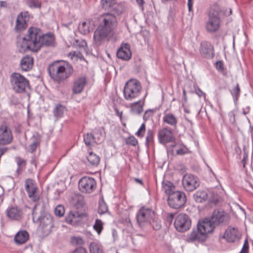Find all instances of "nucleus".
<instances>
[{
  "label": "nucleus",
  "mask_w": 253,
  "mask_h": 253,
  "mask_svg": "<svg viewBox=\"0 0 253 253\" xmlns=\"http://www.w3.org/2000/svg\"><path fill=\"white\" fill-rule=\"evenodd\" d=\"M250 109L249 106H247L246 108L243 109V114L244 115L247 114L249 112Z\"/></svg>",
  "instance_id": "0e129e2a"
},
{
  "label": "nucleus",
  "mask_w": 253,
  "mask_h": 253,
  "mask_svg": "<svg viewBox=\"0 0 253 253\" xmlns=\"http://www.w3.org/2000/svg\"><path fill=\"white\" fill-rule=\"evenodd\" d=\"M149 114H151L152 113L150 111H146L145 112V114L143 116V119L144 120H147L149 119V118L150 117V115H149Z\"/></svg>",
  "instance_id": "bf43d9fd"
},
{
  "label": "nucleus",
  "mask_w": 253,
  "mask_h": 253,
  "mask_svg": "<svg viewBox=\"0 0 253 253\" xmlns=\"http://www.w3.org/2000/svg\"><path fill=\"white\" fill-rule=\"evenodd\" d=\"M185 153L186 151L183 149H179L176 152L177 155H183L185 154Z\"/></svg>",
  "instance_id": "e2e57ef3"
},
{
  "label": "nucleus",
  "mask_w": 253,
  "mask_h": 253,
  "mask_svg": "<svg viewBox=\"0 0 253 253\" xmlns=\"http://www.w3.org/2000/svg\"><path fill=\"white\" fill-rule=\"evenodd\" d=\"M84 140L87 146H90L93 143H97L96 141L95 136L91 133H87L84 136Z\"/></svg>",
  "instance_id": "473e14b6"
},
{
  "label": "nucleus",
  "mask_w": 253,
  "mask_h": 253,
  "mask_svg": "<svg viewBox=\"0 0 253 253\" xmlns=\"http://www.w3.org/2000/svg\"><path fill=\"white\" fill-rule=\"evenodd\" d=\"M7 3L6 1H0V7H7Z\"/></svg>",
  "instance_id": "052dcab7"
},
{
  "label": "nucleus",
  "mask_w": 253,
  "mask_h": 253,
  "mask_svg": "<svg viewBox=\"0 0 253 253\" xmlns=\"http://www.w3.org/2000/svg\"><path fill=\"white\" fill-rule=\"evenodd\" d=\"M28 5L31 8H40L41 3L39 0H29Z\"/></svg>",
  "instance_id": "de8ad7c7"
},
{
  "label": "nucleus",
  "mask_w": 253,
  "mask_h": 253,
  "mask_svg": "<svg viewBox=\"0 0 253 253\" xmlns=\"http://www.w3.org/2000/svg\"><path fill=\"white\" fill-rule=\"evenodd\" d=\"M108 211V206L105 202L102 200L99 202L98 213L100 214L106 213Z\"/></svg>",
  "instance_id": "a19ab883"
},
{
  "label": "nucleus",
  "mask_w": 253,
  "mask_h": 253,
  "mask_svg": "<svg viewBox=\"0 0 253 253\" xmlns=\"http://www.w3.org/2000/svg\"><path fill=\"white\" fill-rule=\"evenodd\" d=\"M186 197L184 193L176 191L169 194L168 198V205L171 208L178 209L186 203Z\"/></svg>",
  "instance_id": "1a4fd4ad"
},
{
  "label": "nucleus",
  "mask_w": 253,
  "mask_h": 253,
  "mask_svg": "<svg viewBox=\"0 0 253 253\" xmlns=\"http://www.w3.org/2000/svg\"><path fill=\"white\" fill-rule=\"evenodd\" d=\"M141 85L136 80L131 79L126 83L124 88V98L127 101L136 98L140 94Z\"/></svg>",
  "instance_id": "0eeeda50"
},
{
  "label": "nucleus",
  "mask_w": 253,
  "mask_h": 253,
  "mask_svg": "<svg viewBox=\"0 0 253 253\" xmlns=\"http://www.w3.org/2000/svg\"><path fill=\"white\" fill-rule=\"evenodd\" d=\"M75 44L81 48H85L87 46L86 42L84 40H77L75 41Z\"/></svg>",
  "instance_id": "3c124183"
},
{
  "label": "nucleus",
  "mask_w": 253,
  "mask_h": 253,
  "mask_svg": "<svg viewBox=\"0 0 253 253\" xmlns=\"http://www.w3.org/2000/svg\"><path fill=\"white\" fill-rule=\"evenodd\" d=\"M163 122L174 128H176L177 119L176 117L171 113H168L163 117Z\"/></svg>",
  "instance_id": "a878e982"
},
{
  "label": "nucleus",
  "mask_w": 253,
  "mask_h": 253,
  "mask_svg": "<svg viewBox=\"0 0 253 253\" xmlns=\"http://www.w3.org/2000/svg\"><path fill=\"white\" fill-rule=\"evenodd\" d=\"M240 88L239 84L237 83L236 86L232 88L230 92L233 96L234 102L237 101L240 94Z\"/></svg>",
  "instance_id": "4c0bfd02"
},
{
  "label": "nucleus",
  "mask_w": 253,
  "mask_h": 253,
  "mask_svg": "<svg viewBox=\"0 0 253 253\" xmlns=\"http://www.w3.org/2000/svg\"><path fill=\"white\" fill-rule=\"evenodd\" d=\"M47 71L50 78L59 84L69 78L73 74L74 69L67 62L57 60L48 66Z\"/></svg>",
  "instance_id": "7ed1b4c3"
},
{
  "label": "nucleus",
  "mask_w": 253,
  "mask_h": 253,
  "mask_svg": "<svg viewBox=\"0 0 253 253\" xmlns=\"http://www.w3.org/2000/svg\"><path fill=\"white\" fill-rule=\"evenodd\" d=\"M29 238V234L25 230L18 232L14 237L15 242L18 244L25 243Z\"/></svg>",
  "instance_id": "bb28decb"
},
{
  "label": "nucleus",
  "mask_w": 253,
  "mask_h": 253,
  "mask_svg": "<svg viewBox=\"0 0 253 253\" xmlns=\"http://www.w3.org/2000/svg\"><path fill=\"white\" fill-rule=\"evenodd\" d=\"M158 137L161 144L166 145L169 142H173L175 137L172 130L168 127L163 128L158 131Z\"/></svg>",
  "instance_id": "dca6fc26"
},
{
  "label": "nucleus",
  "mask_w": 253,
  "mask_h": 253,
  "mask_svg": "<svg viewBox=\"0 0 253 253\" xmlns=\"http://www.w3.org/2000/svg\"><path fill=\"white\" fill-rule=\"evenodd\" d=\"M126 142L128 145L135 146L138 143V141L133 136H131L126 139Z\"/></svg>",
  "instance_id": "a18cd8bd"
},
{
  "label": "nucleus",
  "mask_w": 253,
  "mask_h": 253,
  "mask_svg": "<svg viewBox=\"0 0 253 253\" xmlns=\"http://www.w3.org/2000/svg\"><path fill=\"white\" fill-rule=\"evenodd\" d=\"M200 52L206 58H212L214 55L213 46L207 42H204L201 43Z\"/></svg>",
  "instance_id": "4be33fe9"
},
{
  "label": "nucleus",
  "mask_w": 253,
  "mask_h": 253,
  "mask_svg": "<svg viewBox=\"0 0 253 253\" xmlns=\"http://www.w3.org/2000/svg\"><path fill=\"white\" fill-rule=\"evenodd\" d=\"M86 84V78L85 76L80 77L76 79L73 83L72 88L74 94H79L81 93Z\"/></svg>",
  "instance_id": "5701e85b"
},
{
  "label": "nucleus",
  "mask_w": 253,
  "mask_h": 253,
  "mask_svg": "<svg viewBox=\"0 0 253 253\" xmlns=\"http://www.w3.org/2000/svg\"><path fill=\"white\" fill-rule=\"evenodd\" d=\"M71 253H88L87 250L83 247H79L74 250Z\"/></svg>",
  "instance_id": "4d7b16f0"
},
{
  "label": "nucleus",
  "mask_w": 253,
  "mask_h": 253,
  "mask_svg": "<svg viewBox=\"0 0 253 253\" xmlns=\"http://www.w3.org/2000/svg\"><path fill=\"white\" fill-rule=\"evenodd\" d=\"M16 161L19 167H22V166H25L26 165V161L20 157H17L16 158Z\"/></svg>",
  "instance_id": "6e6d98bb"
},
{
  "label": "nucleus",
  "mask_w": 253,
  "mask_h": 253,
  "mask_svg": "<svg viewBox=\"0 0 253 253\" xmlns=\"http://www.w3.org/2000/svg\"><path fill=\"white\" fill-rule=\"evenodd\" d=\"M117 25V18L114 14L106 13L101 15L99 25L94 33V43L100 45L108 37L113 36Z\"/></svg>",
  "instance_id": "f03ea898"
},
{
  "label": "nucleus",
  "mask_w": 253,
  "mask_h": 253,
  "mask_svg": "<svg viewBox=\"0 0 253 253\" xmlns=\"http://www.w3.org/2000/svg\"><path fill=\"white\" fill-rule=\"evenodd\" d=\"M182 185L187 191H193L200 185L198 177L191 174H186L182 179Z\"/></svg>",
  "instance_id": "4468645a"
},
{
  "label": "nucleus",
  "mask_w": 253,
  "mask_h": 253,
  "mask_svg": "<svg viewBox=\"0 0 253 253\" xmlns=\"http://www.w3.org/2000/svg\"><path fill=\"white\" fill-rule=\"evenodd\" d=\"M174 225L176 230L179 232H184L188 230L191 226V220L185 213L178 214L174 220Z\"/></svg>",
  "instance_id": "9b49d317"
},
{
  "label": "nucleus",
  "mask_w": 253,
  "mask_h": 253,
  "mask_svg": "<svg viewBox=\"0 0 253 253\" xmlns=\"http://www.w3.org/2000/svg\"><path fill=\"white\" fill-rule=\"evenodd\" d=\"M87 214L85 212H79L76 211H70L66 217L65 221L71 225H75L81 222V219L86 217Z\"/></svg>",
  "instance_id": "6ab92c4d"
},
{
  "label": "nucleus",
  "mask_w": 253,
  "mask_h": 253,
  "mask_svg": "<svg viewBox=\"0 0 253 253\" xmlns=\"http://www.w3.org/2000/svg\"><path fill=\"white\" fill-rule=\"evenodd\" d=\"M193 198L197 203H202L207 200L208 193L205 190H198L193 195Z\"/></svg>",
  "instance_id": "cd10ccee"
},
{
  "label": "nucleus",
  "mask_w": 253,
  "mask_h": 253,
  "mask_svg": "<svg viewBox=\"0 0 253 253\" xmlns=\"http://www.w3.org/2000/svg\"><path fill=\"white\" fill-rule=\"evenodd\" d=\"M90 253H103L101 246L97 243H91L89 246Z\"/></svg>",
  "instance_id": "e433bc0d"
},
{
  "label": "nucleus",
  "mask_w": 253,
  "mask_h": 253,
  "mask_svg": "<svg viewBox=\"0 0 253 253\" xmlns=\"http://www.w3.org/2000/svg\"><path fill=\"white\" fill-rule=\"evenodd\" d=\"M13 89L17 93H24L30 88L29 81L19 73H13L10 76Z\"/></svg>",
  "instance_id": "6e6552de"
},
{
  "label": "nucleus",
  "mask_w": 253,
  "mask_h": 253,
  "mask_svg": "<svg viewBox=\"0 0 253 253\" xmlns=\"http://www.w3.org/2000/svg\"><path fill=\"white\" fill-rule=\"evenodd\" d=\"M93 228L98 234H100L103 229V223L101 220L98 219H96Z\"/></svg>",
  "instance_id": "79ce46f5"
},
{
  "label": "nucleus",
  "mask_w": 253,
  "mask_h": 253,
  "mask_svg": "<svg viewBox=\"0 0 253 253\" xmlns=\"http://www.w3.org/2000/svg\"><path fill=\"white\" fill-rule=\"evenodd\" d=\"M117 57L125 61L129 60L131 57L130 46L128 43H124L119 48L117 52Z\"/></svg>",
  "instance_id": "aec40b11"
},
{
  "label": "nucleus",
  "mask_w": 253,
  "mask_h": 253,
  "mask_svg": "<svg viewBox=\"0 0 253 253\" xmlns=\"http://www.w3.org/2000/svg\"><path fill=\"white\" fill-rule=\"evenodd\" d=\"M71 242L73 245H82L84 242L83 239L80 237H73L71 238Z\"/></svg>",
  "instance_id": "49530a36"
},
{
  "label": "nucleus",
  "mask_w": 253,
  "mask_h": 253,
  "mask_svg": "<svg viewBox=\"0 0 253 253\" xmlns=\"http://www.w3.org/2000/svg\"><path fill=\"white\" fill-rule=\"evenodd\" d=\"M137 3L140 6L142 5L144 3L143 0H136Z\"/></svg>",
  "instance_id": "69168bd1"
},
{
  "label": "nucleus",
  "mask_w": 253,
  "mask_h": 253,
  "mask_svg": "<svg viewBox=\"0 0 253 253\" xmlns=\"http://www.w3.org/2000/svg\"><path fill=\"white\" fill-rule=\"evenodd\" d=\"M220 22L219 12L211 10L209 12V19L206 24L207 30L210 33L216 32L219 29Z\"/></svg>",
  "instance_id": "f8f14e48"
},
{
  "label": "nucleus",
  "mask_w": 253,
  "mask_h": 253,
  "mask_svg": "<svg viewBox=\"0 0 253 253\" xmlns=\"http://www.w3.org/2000/svg\"><path fill=\"white\" fill-rule=\"evenodd\" d=\"M154 142V131L152 129H148L146 137V145L153 144Z\"/></svg>",
  "instance_id": "58836bf2"
},
{
  "label": "nucleus",
  "mask_w": 253,
  "mask_h": 253,
  "mask_svg": "<svg viewBox=\"0 0 253 253\" xmlns=\"http://www.w3.org/2000/svg\"><path fill=\"white\" fill-rule=\"evenodd\" d=\"M38 206L36 205L33 210V220L35 223H40V229L42 234L47 235L51 231L53 226L52 217L45 211L44 206H42L38 211Z\"/></svg>",
  "instance_id": "20e7f679"
},
{
  "label": "nucleus",
  "mask_w": 253,
  "mask_h": 253,
  "mask_svg": "<svg viewBox=\"0 0 253 253\" xmlns=\"http://www.w3.org/2000/svg\"><path fill=\"white\" fill-rule=\"evenodd\" d=\"M216 69L219 72H222L224 71L223 62L221 61H217L215 63Z\"/></svg>",
  "instance_id": "864d4df0"
},
{
  "label": "nucleus",
  "mask_w": 253,
  "mask_h": 253,
  "mask_svg": "<svg viewBox=\"0 0 253 253\" xmlns=\"http://www.w3.org/2000/svg\"><path fill=\"white\" fill-rule=\"evenodd\" d=\"M155 212L149 208H141L136 214L137 222L138 226L142 228L151 221L154 218Z\"/></svg>",
  "instance_id": "9d476101"
},
{
  "label": "nucleus",
  "mask_w": 253,
  "mask_h": 253,
  "mask_svg": "<svg viewBox=\"0 0 253 253\" xmlns=\"http://www.w3.org/2000/svg\"><path fill=\"white\" fill-rule=\"evenodd\" d=\"M54 44L55 37L52 33L43 34L40 29L31 27L23 38L21 46L24 49L37 52L43 46H53Z\"/></svg>",
  "instance_id": "f257e3e1"
},
{
  "label": "nucleus",
  "mask_w": 253,
  "mask_h": 253,
  "mask_svg": "<svg viewBox=\"0 0 253 253\" xmlns=\"http://www.w3.org/2000/svg\"><path fill=\"white\" fill-rule=\"evenodd\" d=\"M174 214L173 213H170L168 214L167 216V221L170 224L172 222L173 219L174 218Z\"/></svg>",
  "instance_id": "13d9d810"
},
{
  "label": "nucleus",
  "mask_w": 253,
  "mask_h": 253,
  "mask_svg": "<svg viewBox=\"0 0 253 253\" xmlns=\"http://www.w3.org/2000/svg\"><path fill=\"white\" fill-rule=\"evenodd\" d=\"M126 9L125 3L121 2L118 4H113L108 10L114 11L118 15L123 13Z\"/></svg>",
  "instance_id": "c756f323"
},
{
  "label": "nucleus",
  "mask_w": 253,
  "mask_h": 253,
  "mask_svg": "<svg viewBox=\"0 0 253 253\" xmlns=\"http://www.w3.org/2000/svg\"><path fill=\"white\" fill-rule=\"evenodd\" d=\"M175 189V187L173 184L168 180H164L162 182V189L165 193L168 195L171 194L174 192L173 190Z\"/></svg>",
  "instance_id": "c85d7f7f"
},
{
  "label": "nucleus",
  "mask_w": 253,
  "mask_h": 253,
  "mask_svg": "<svg viewBox=\"0 0 253 253\" xmlns=\"http://www.w3.org/2000/svg\"><path fill=\"white\" fill-rule=\"evenodd\" d=\"M65 109V107L61 104L57 105L53 110L54 116L57 118L62 117L63 115Z\"/></svg>",
  "instance_id": "c9c22d12"
},
{
  "label": "nucleus",
  "mask_w": 253,
  "mask_h": 253,
  "mask_svg": "<svg viewBox=\"0 0 253 253\" xmlns=\"http://www.w3.org/2000/svg\"><path fill=\"white\" fill-rule=\"evenodd\" d=\"M28 12L26 11L24 12H20L16 19V25L15 27V30L17 32H20L25 30L27 26V21L28 18L27 16L28 15Z\"/></svg>",
  "instance_id": "412c9836"
},
{
  "label": "nucleus",
  "mask_w": 253,
  "mask_h": 253,
  "mask_svg": "<svg viewBox=\"0 0 253 253\" xmlns=\"http://www.w3.org/2000/svg\"><path fill=\"white\" fill-rule=\"evenodd\" d=\"M55 214L59 217L62 216L65 213V209L63 206H57L54 210Z\"/></svg>",
  "instance_id": "37998d69"
},
{
  "label": "nucleus",
  "mask_w": 253,
  "mask_h": 253,
  "mask_svg": "<svg viewBox=\"0 0 253 253\" xmlns=\"http://www.w3.org/2000/svg\"><path fill=\"white\" fill-rule=\"evenodd\" d=\"M183 97H184V101H187V98H186V91H185V89H183Z\"/></svg>",
  "instance_id": "338daca9"
},
{
  "label": "nucleus",
  "mask_w": 253,
  "mask_h": 253,
  "mask_svg": "<svg viewBox=\"0 0 253 253\" xmlns=\"http://www.w3.org/2000/svg\"><path fill=\"white\" fill-rule=\"evenodd\" d=\"M78 28L80 32L83 35H86L89 32V26L85 22L80 24Z\"/></svg>",
  "instance_id": "ea45409f"
},
{
  "label": "nucleus",
  "mask_w": 253,
  "mask_h": 253,
  "mask_svg": "<svg viewBox=\"0 0 253 253\" xmlns=\"http://www.w3.org/2000/svg\"><path fill=\"white\" fill-rule=\"evenodd\" d=\"M249 251V243L247 240L245 241L243 247L240 253H248Z\"/></svg>",
  "instance_id": "5fc2aeb1"
},
{
  "label": "nucleus",
  "mask_w": 253,
  "mask_h": 253,
  "mask_svg": "<svg viewBox=\"0 0 253 253\" xmlns=\"http://www.w3.org/2000/svg\"><path fill=\"white\" fill-rule=\"evenodd\" d=\"M74 203L75 208L79 209L84 207V197L82 195L76 196L74 199Z\"/></svg>",
  "instance_id": "72a5a7b5"
},
{
  "label": "nucleus",
  "mask_w": 253,
  "mask_h": 253,
  "mask_svg": "<svg viewBox=\"0 0 253 253\" xmlns=\"http://www.w3.org/2000/svg\"><path fill=\"white\" fill-rule=\"evenodd\" d=\"M6 212L7 217L12 220H19L22 217V211L16 207L8 208Z\"/></svg>",
  "instance_id": "393cba45"
},
{
  "label": "nucleus",
  "mask_w": 253,
  "mask_h": 253,
  "mask_svg": "<svg viewBox=\"0 0 253 253\" xmlns=\"http://www.w3.org/2000/svg\"><path fill=\"white\" fill-rule=\"evenodd\" d=\"M249 131L251 133L252 137H253V126H250Z\"/></svg>",
  "instance_id": "774afa93"
},
{
  "label": "nucleus",
  "mask_w": 253,
  "mask_h": 253,
  "mask_svg": "<svg viewBox=\"0 0 253 253\" xmlns=\"http://www.w3.org/2000/svg\"><path fill=\"white\" fill-rule=\"evenodd\" d=\"M211 232L212 228L205 223V221H199L197 224V229L193 230L187 236V241L188 242H205L207 238V235Z\"/></svg>",
  "instance_id": "39448f33"
},
{
  "label": "nucleus",
  "mask_w": 253,
  "mask_h": 253,
  "mask_svg": "<svg viewBox=\"0 0 253 253\" xmlns=\"http://www.w3.org/2000/svg\"><path fill=\"white\" fill-rule=\"evenodd\" d=\"M241 234L239 230L234 227H229L225 231L222 238L225 239L227 242L233 243L240 239Z\"/></svg>",
  "instance_id": "a211bd4d"
},
{
  "label": "nucleus",
  "mask_w": 253,
  "mask_h": 253,
  "mask_svg": "<svg viewBox=\"0 0 253 253\" xmlns=\"http://www.w3.org/2000/svg\"><path fill=\"white\" fill-rule=\"evenodd\" d=\"M13 140L12 132L10 128L3 123L0 126V145L9 144Z\"/></svg>",
  "instance_id": "f3484780"
},
{
  "label": "nucleus",
  "mask_w": 253,
  "mask_h": 253,
  "mask_svg": "<svg viewBox=\"0 0 253 253\" xmlns=\"http://www.w3.org/2000/svg\"><path fill=\"white\" fill-rule=\"evenodd\" d=\"M34 60L29 55L24 56L20 61V67L23 71H29L33 67Z\"/></svg>",
  "instance_id": "b1692460"
},
{
  "label": "nucleus",
  "mask_w": 253,
  "mask_h": 253,
  "mask_svg": "<svg viewBox=\"0 0 253 253\" xmlns=\"http://www.w3.org/2000/svg\"><path fill=\"white\" fill-rule=\"evenodd\" d=\"M96 187V181L92 177L84 176L79 181V188L83 193H91L94 191Z\"/></svg>",
  "instance_id": "ddd939ff"
},
{
  "label": "nucleus",
  "mask_w": 253,
  "mask_h": 253,
  "mask_svg": "<svg viewBox=\"0 0 253 253\" xmlns=\"http://www.w3.org/2000/svg\"><path fill=\"white\" fill-rule=\"evenodd\" d=\"M229 215L223 211L214 210L210 218H206L203 220L208 225L212 228V232L216 226H224L229 222Z\"/></svg>",
  "instance_id": "423d86ee"
},
{
  "label": "nucleus",
  "mask_w": 253,
  "mask_h": 253,
  "mask_svg": "<svg viewBox=\"0 0 253 253\" xmlns=\"http://www.w3.org/2000/svg\"><path fill=\"white\" fill-rule=\"evenodd\" d=\"M115 0H101L102 5L105 10H109Z\"/></svg>",
  "instance_id": "c03bdc74"
},
{
  "label": "nucleus",
  "mask_w": 253,
  "mask_h": 253,
  "mask_svg": "<svg viewBox=\"0 0 253 253\" xmlns=\"http://www.w3.org/2000/svg\"><path fill=\"white\" fill-rule=\"evenodd\" d=\"M25 188L28 193L29 198L33 201L36 202L40 199V196L37 193L38 188L35 181L28 178L25 181Z\"/></svg>",
  "instance_id": "2eb2a0df"
},
{
  "label": "nucleus",
  "mask_w": 253,
  "mask_h": 253,
  "mask_svg": "<svg viewBox=\"0 0 253 253\" xmlns=\"http://www.w3.org/2000/svg\"><path fill=\"white\" fill-rule=\"evenodd\" d=\"M193 0H188V6L189 11L192 10V5H193Z\"/></svg>",
  "instance_id": "680f3d73"
},
{
  "label": "nucleus",
  "mask_w": 253,
  "mask_h": 253,
  "mask_svg": "<svg viewBox=\"0 0 253 253\" xmlns=\"http://www.w3.org/2000/svg\"><path fill=\"white\" fill-rule=\"evenodd\" d=\"M149 224L151 225L155 230H159L161 228V223L155 214L154 218H152L151 221L149 222Z\"/></svg>",
  "instance_id": "f704fd0d"
},
{
  "label": "nucleus",
  "mask_w": 253,
  "mask_h": 253,
  "mask_svg": "<svg viewBox=\"0 0 253 253\" xmlns=\"http://www.w3.org/2000/svg\"><path fill=\"white\" fill-rule=\"evenodd\" d=\"M145 125L144 123H143L140 126V128L138 129V131L135 133V135L139 137H143L144 136V134L145 131Z\"/></svg>",
  "instance_id": "09e8293b"
},
{
  "label": "nucleus",
  "mask_w": 253,
  "mask_h": 253,
  "mask_svg": "<svg viewBox=\"0 0 253 253\" xmlns=\"http://www.w3.org/2000/svg\"><path fill=\"white\" fill-rule=\"evenodd\" d=\"M144 102L141 104V101H138L131 104V111L132 113L139 115L143 111Z\"/></svg>",
  "instance_id": "7c9ffc66"
},
{
  "label": "nucleus",
  "mask_w": 253,
  "mask_h": 253,
  "mask_svg": "<svg viewBox=\"0 0 253 253\" xmlns=\"http://www.w3.org/2000/svg\"><path fill=\"white\" fill-rule=\"evenodd\" d=\"M194 89L195 93L199 96L202 97L204 96V97L206 98V93H205L202 90L198 87L197 85H194Z\"/></svg>",
  "instance_id": "603ef678"
},
{
  "label": "nucleus",
  "mask_w": 253,
  "mask_h": 253,
  "mask_svg": "<svg viewBox=\"0 0 253 253\" xmlns=\"http://www.w3.org/2000/svg\"><path fill=\"white\" fill-rule=\"evenodd\" d=\"M40 145V142L36 140L34 141L32 144H31L29 146V149L28 151L30 153H33L36 149H37V147Z\"/></svg>",
  "instance_id": "8fccbe9b"
},
{
  "label": "nucleus",
  "mask_w": 253,
  "mask_h": 253,
  "mask_svg": "<svg viewBox=\"0 0 253 253\" xmlns=\"http://www.w3.org/2000/svg\"><path fill=\"white\" fill-rule=\"evenodd\" d=\"M87 159L92 166H97L100 162V157L93 152L89 153Z\"/></svg>",
  "instance_id": "2f4dec72"
}]
</instances>
